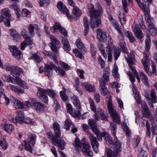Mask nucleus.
<instances>
[{
    "instance_id": "f257e3e1",
    "label": "nucleus",
    "mask_w": 157,
    "mask_h": 157,
    "mask_svg": "<svg viewBox=\"0 0 157 157\" xmlns=\"http://www.w3.org/2000/svg\"><path fill=\"white\" fill-rule=\"evenodd\" d=\"M105 137V140L107 144L109 146L113 147L115 152L108 149L106 150V154L108 157H114L121 151V144L117 138L115 139L114 140L112 137L107 133L103 132L102 137Z\"/></svg>"
},
{
    "instance_id": "f03ea898",
    "label": "nucleus",
    "mask_w": 157,
    "mask_h": 157,
    "mask_svg": "<svg viewBox=\"0 0 157 157\" xmlns=\"http://www.w3.org/2000/svg\"><path fill=\"white\" fill-rule=\"evenodd\" d=\"M73 144L77 150L79 151L81 150L83 153L86 154L88 156L90 157L93 156V153L89 144L81 143L78 138L75 139Z\"/></svg>"
},
{
    "instance_id": "7ed1b4c3",
    "label": "nucleus",
    "mask_w": 157,
    "mask_h": 157,
    "mask_svg": "<svg viewBox=\"0 0 157 157\" xmlns=\"http://www.w3.org/2000/svg\"><path fill=\"white\" fill-rule=\"evenodd\" d=\"M56 27L57 28L60 33L63 36L62 37L61 42L63 44V48L64 50L66 51H69L71 50V47L69 44V41L66 38L67 35V32L60 24L57 22L55 23Z\"/></svg>"
},
{
    "instance_id": "20e7f679",
    "label": "nucleus",
    "mask_w": 157,
    "mask_h": 157,
    "mask_svg": "<svg viewBox=\"0 0 157 157\" xmlns=\"http://www.w3.org/2000/svg\"><path fill=\"white\" fill-rule=\"evenodd\" d=\"M25 105L28 107H32L37 111H43L45 110L44 105L36 99H30L25 102Z\"/></svg>"
},
{
    "instance_id": "39448f33",
    "label": "nucleus",
    "mask_w": 157,
    "mask_h": 157,
    "mask_svg": "<svg viewBox=\"0 0 157 157\" xmlns=\"http://www.w3.org/2000/svg\"><path fill=\"white\" fill-rule=\"evenodd\" d=\"M47 135L55 145L57 146L61 150H63L64 149L65 143L63 140L61 139L60 137L57 136L55 134V136H53L50 132H47Z\"/></svg>"
},
{
    "instance_id": "423d86ee",
    "label": "nucleus",
    "mask_w": 157,
    "mask_h": 157,
    "mask_svg": "<svg viewBox=\"0 0 157 157\" xmlns=\"http://www.w3.org/2000/svg\"><path fill=\"white\" fill-rule=\"evenodd\" d=\"M144 96L146 98V101L149 104V106L153 110L154 109L153 103H157V97L156 95V92L155 90L152 89L150 93V96L147 92V91H144Z\"/></svg>"
},
{
    "instance_id": "0eeeda50",
    "label": "nucleus",
    "mask_w": 157,
    "mask_h": 157,
    "mask_svg": "<svg viewBox=\"0 0 157 157\" xmlns=\"http://www.w3.org/2000/svg\"><path fill=\"white\" fill-rule=\"evenodd\" d=\"M114 50V54L115 59L116 60L118 59L119 56L121 51L118 48H114V46L112 45L109 44L106 47V52L108 55V61H111L112 59V51Z\"/></svg>"
},
{
    "instance_id": "6e6552de",
    "label": "nucleus",
    "mask_w": 157,
    "mask_h": 157,
    "mask_svg": "<svg viewBox=\"0 0 157 157\" xmlns=\"http://www.w3.org/2000/svg\"><path fill=\"white\" fill-rule=\"evenodd\" d=\"M107 108L110 116L113 120L118 124L120 123V116L112 106L111 102L109 101L107 105Z\"/></svg>"
},
{
    "instance_id": "1a4fd4ad",
    "label": "nucleus",
    "mask_w": 157,
    "mask_h": 157,
    "mask_svg": "<svg viewBox=\"0 0 157 157\" xmlns=\"http://www.w3.org/2000/svg\"><path fill=\"white\" fill-rule=\"evenodd\" d=\"M72 101L75 106L77 108V110H72V113L70 114L74 117H77L80 115L79 109H80L81 105L80 101L77 96L73 94L71 97Z\"/></svg>"
},
{
    "instance_id": "9d476101",
    "label": "nucleus",
    "mask_w": 157,
    "mask_h": 157,
    "mask_svg": "<svg viewBox=\"0 0 157 157\" xmlns=\"http://www.w3.org/2000/svg\"><path fill=\"white\" fill-rule=\"evenodd\" d=\"M146 2L144 0L142 2H140L138 4L140 7L145 12V19L149 25V23H153L152 21H153V19L151 18V17L149 14L150 11L149 7L146 5Z\"/></svg>"
},
{
    "instance_id": "9b49d317",
    "label": "nucleus",
    "mask_w": 157,
    "mask_h": 157,
    "mask_svg": "<svg viewBox=\"0 0 157 157\" xmlns=\"http://www.w3.org/2000/svg\"><path fill=\"white\" fill-rule=\"evenodd\" d=\"M47 93V90L39 88L37 91V96L44 103L47 104L48 103V98L46 95Z\"/></svg>"
},
{
    "instance_id": "f8f14e48",
    "label": "nucleus",
    "mask_w": 157,
    "mask_h": 157,
    "mask_svg": "<svg viewBox=\"0 0 157 157\" xmlns=\"http://www.w3.org/2000/svg\"><path fill=\"white\" fill-rule=\"evenodd\" d=\"M94 119L95 121H99L100 119L101 120L107 121V117L105 114L104 111L100 108L97 109V112L94 115Z\"/></svg>"
},
{
    "instance_id": "ddd939ff",
    "label": "nucleus",
    "mask_w": 157,
    "mask_h": 157,
    "mask_svg": "<svg viewBox=\"0 0 157 157\" xmlns=\"http://www.w3.org/2000/svg\"><path fill=\"white\" fill-rule=\"evenodd\" d=\"M89 138L90 141L91 145L94 151L96 153L98 152L99 143L97 141L96 138L91 133H89Z\"/></svg>"
},
{
    "instance_id": "4468645a",
    "label": "nucleus",
    "mask_w": 157,
    "mask_h": 157,
    "mask_svg": "<svg viewBox=\"0 0 157 157\" xmlns=\"http://www.w3.org/2000/svg\"><path fill=\"white\" fill-rule=\"evenodd\" d=\"M8 48L12 52V54L17 59L19 60L21 58V51L16 46L9 45Z\"/></svg>"
},
{
    "instance_id": "2eb2a0df",
    "label": "nucleus",
    "mask_w": 157,
    "mask_h": 157,
    "mask_svg": "<svg viewBox=\"0 0 157 157\" xmlns=\"http://www.w3.org/2000/svg\"><path fill=\"white\" fill-rule=\"evenodd\" d=\"M50 38L51 40V42L50 43V46L52 50L55 52H57L58 49L60 47L59 41L53 36H50Z\"/></svg>"
},
{
    "instance_id": "dca6fc26",
    "label": "nucleus",
    "mask_w": 157,
    "mask_h": 157,
    "mask_svg": "<svg viewBox=\"0 0 157 157\" xmlns=\"http://www.w3.org/2000/svg\"><path fill=\"white\" fill-rule=\"evenodd\" d=\"M26 37V38H24L25 40L20 44L21 49L22 50H24L25 47L27 46H29V48L31 49L33 48V45L34 44L32 40L30 38L29 36Z\"/></svg>"
},
{
    "instance_id": "f3484780",
    "label": "nucleus",
    "mask_w": 157,
    "mask_h": 157,
    "mask_svg": "<svg viewBox=\"0 0 157 157\" xmlns=\"http://www.w3.org/2000/svg\"><path fill=\"white\" fill-rule=\"evenodd\" d=\"M109 69L108 67H106L104 70L103 72V75L101 79H99V83L101 82L103 83L106 84V82L109 80Z\"/></svg>"
},
{
    "instance_id": "a211bd4d",
    "label": "nucleus",
    "mask_w": 157,
    "mask_h": 157,
    "mask_svg": "<svg viewBox=\"0 0 157 157\" xmlns=\"http://www.w3.org/2000/svg\"><path fill=\"white\" fill-rule=\"evenodd\" d=\"M57 7L61 13L66 15L68 17L69 16L70 14L68 10L62 2H59L57 3Z\"/></svg>"
},
{
    "instance_id": "6ab92c4d",
    "label": "nucleus",
    "mask_w": 157,
    "mask_h": 157,
    "mask_svg": "<svg viewBox=\"0 0 157 157\" xmlns=\"http://www.w3.org/2000/svg\"><path fill=\"white\" fill-rule=\"evenodd\" d=\"M97 36L100 41L105 42L107 40V36L106 33L100 29L97 30Z\"/></svg>"
},
{
    "instance_id": "aec40b11",
    "label": "nucleus",
    "mask_w": 157,
    "mask_h": 157,
    "mask_svg": "<svg viewBox=\"0 0 157 157\" xmlns=\"http://www.w3.org/2000/svg\"><path fill=\"white\" fill-rule=\"evenodd\" d=\"M90 24L92 29L98 27L101 25V20L100 18H90Z\"/></svg>"
},
{
    "instance_id": "412c9836",
    "label": "nucleus",
    "mask_w": 157,
    "mask_h": 157,
    "mask_svg": "<svg viewBox=\"0 0 157 157\" xmlns=\"http://www.w3.org/2000/svg\"><path fill=\"white\" fill-rule=\"evenodd\" d=\"M23 73L22 69L19 68L17 66H14L13 67L12 71L10 72V74L14 77L19 78L18 77L21 74Z\"/></svg>"
},
{
    "instance_id": "4be33fe9",
    "label": "nucleus",
    "mask_w": 157,
    "mask_h": 157,
    "mask_svg": "<svg viewBox=\"0 0 157 157\" xmlns=\"http://www.w3.org/2000/svg\"><path fill=\"white\" fill-rule=\"evenodd\" d=\"M72 17L74 20H76L81 16V11L78 7L75 6L72 10Z\"/></svg>"
},
{
    "instance_id": "5701e85b",
    "label": "nucleus",
    "mask_w": 157,
    "mask_h": 157,
    "mask_svg": "<svg viewBox=\"0 0 157 157\" xmlns=\"http://www.w3.org/2000/svg\"><path fill=\"white\" fill-rule=\"evenodd\" d=\"M29 30L30 34L33 36L35 34V30L37 33H39L40 32L39 28L36 25L30 24L29 27Z\"/></svg>"
},
{
    "instance_id": "b1692460",
    "label": "nucleus",
    "mask_w": 157,
    "mask_h": 157,
    "mask_svg": "<svg viewBox=\"0 0 157 157\" xmlns=\"http://www.w3.org/2000/svg\"><path fill=\"white\" fill-rule=\"evenodd\" d=\"M83 26L84 27V35L86 36L88 33L89 29V22L86 17H84L83 19Z\"/></svg>"
},
{
    "instance_id": "393cba45",
    "label": "nucleus",
    "mask_w": 157,
    "mask_h": 157,
    "mask_svg": "<svg viewBox=\"0 0 157 157\" xmlns=\"http://www.w3.org/2000/svg\"><path fill=\"white\" fill-rule=\"evenodd\" d=\"M82 85L83 87L89 92H95V89L94 86L88 82L82 83Z\"/></svg>"
},
{
    "instance_id": "a878e982",
    "label": "nucleus",
    "mask_w": 157,
    "mask_h": 157,
    "mask_svg": "<svg viewBox=\"0 0 157 157\" xmlns=\"http://www.w3.org/2000/svg\"><path fill=\"white\" fill-rule=\"evenodd\" d=\"M151 39L149 34L146 33V38L145 40V50L146 51H148L151 47Z\"/></svg>"
},
{
    "instance_id": "bb28decb",
    "label": "nucleus",
    "mask_w": 157,
    "mask_h": 157,
    "mask_svg": "<svg viewBox=\"0 0 157 157\" xmlns=\"http://www.w3.org/2000/svg\"><path fill=\"white\" fill-rule=\"evenodd\" d=\"M24 118V113L20 111L16 117L15 121L18 124H22L23 123Z\"/></svg>"
},
{
    "instance_id": "cd10ccee",
    "label": "nucleus",
    "mask_w": 157,
    "mask_h": 157,
    "mask_svg": "<svg viewBox=\"0 0 157 157\" xmlns=\"http://www.w3.org/2000/svg\"><path fill=\"white\" fill-rule=\"evenodd\" d=\"M132 91L134 94V96L135 100L138 104H140V102L141 98L139 92L137 90L134 86L132 88Z\"/></svg>"
},
{
    "instance_id": "c85d7f7f",
    "label": "nucleus",
    "mask_w": 157,
    "mask_h": 157,
    "mask_svg": "<svg viewBox=\"0 0 157 157\" xmlns=\"http://www.w3.org/2000/svg\"><path fill=\"white\" fill-rule=\"evenodd\" d=\"M148 27L151 34L152 36H155L157 35V28L155 26L153 23H149Z\"/></svg>"
},
{
    "instance_id": "c756f323",
    "label": "nucleus",
    "mask_w": 157,
    "mask_h": 157,
    "mask_svg": "<svg viewBox=\"0 0 157 157\" xmlns=\"http://www.w3.org/2000/svg\"><path fill=\"white\" fill-rule=\"evenodd\" d=\"M52 69L53 68L51 66V64L49 66L45 65L44 74L48 77L51 76L52 74Z\"/></svg>"
},
{
    "instance_id": "7c9ffc66",
    "label": "nucleus",
    "mask_w": 157,
    "mask_h": 157,
    "mask_svg": "<svg viewBox=\"0 0 157 157\" xmlns=\"http://www.w3.org/2000/svg\"><path fill=\"white\" fill-rule=\"evenodd\" d=\"M91 129L93 132L96 135L98 139H102L103 132H100L97 126L91 128Z\"/></svg>"
},
{
    "instance_id": "2f4dec72",
    "label": "nucleus",
    "mask_w": 157,
    "mask_h": 157,
    "mask_svg": "<svg viewBox=\"0 0 157 157\" xmlns=\"http://www.w3.org/2000/svg\"><path fill=\"white\" fill-rule=\"evenodd\" d=\"M53 128L56 136L58 137H60L61 136L60 125L57 122H55L53 124Z\"/></svg>"
},
{
    "instance_id": "473e14b6",
    "label": "nucleus",
    "mask_w": 157,
    "mask_h": 157,
    "mask_svg": "<svg viewBox=\"0 0 157 157\" xmlns=\"http://www.w3.org/2000/svg\"><path fill=\"white\" fill-rule=\"evenodd\" d=\"M105 84L101 82L100 83V90L101 94L104 96H105L108 93L107 88L105 86Z\"/></svg>"
},
{
    "instance_id": "72a5a7b5",
    "label": "nucleus",
    "mask_w": 157,
    "mask_h": 157,
    "mask_svg": "<svg viewBox=\"0 0 157 157\" xmlns=\"http://www.w3.org/2000/svg\"><path fill=\"white\" fill-rule=\"evenodd\" d=\"M10 8L12 9L15 11L16 14L17 16V18H20V10L18 6L16 4H13L10 6Z\"/></svg>"
},
{
    "instance_id": "f704fd0d",
    "label": "nucleus",
    "mask_w": 157,
    "mask_h": 157,
    "mask_svg": "<svg viewBox=\"0 0 157 157\" xmlns=\"http://www.w3.org/2000/svg\"><path fill=\"white\" fill-rule=\"evenodd\" d=\"M51 66L59 75L63 76L65 74V71L61 68L56 67L52 63H51Z\"/></svg>"
},
{
    "instance_id": "c9c22d12",
    "label": "nucleus",
    "mask_w": 157,
    "mask_h": 157,
    "mask_svg": "<svg viewBox=\"0 0 157 157\" xmlns=\"http://www.w3.org/2000/svg\"><path fill=\"white\" fill-rule=\"evenodd\" d=\"M11 90L15 93L18 94H22L24 93V90L17 86L10 85Z\"/></svg>"
},
{
    "instance_id": "e433bc0d",
    "label": "nucleus",
    "mask_w": 157,
    "mask_h": 157,
    "mask_svg": "<svg viewBox=\"0 0 157 157\" xmlns=\"http://www.w3.org/2000/svg\"><path fill=\"white\" fill-rule=\"evenodd\" d=\"M28 141L32 146H33L35 143L36 139V136L33 134L29 133L28 135Z\"/></svg>"
},
{
    "instance_id": "4c0bfd02",
    "label": "nucleus",
    "mask_w": 157,
    "mask_h": 157,
    "mask_svg": "<svg viewBox=\"0 0 157 157\" xmlns=\"http://www.w3.org/2000/svg\"><path fill=\"white\" fill-rule=\"evenodd\" d=\"M110 127L111 128V131L112 135L113 136L114 138L117 139V137L116 136V127L115 123L113 122L110 123Z\"/></svg>"
},
{
    "instance_id": "58836bf2",
    "label": "nucleus",
    "mask_w": 157,
    "mask_h": 157,
    "mask_svg": "<svg viewBox=\"0 0 157 157\" xmlns=\"http://www.w3.org/2000/svg\"><path fill=\"white\" fill-rule=\"evenodd\" d=\"M140 75L143 83L146 86L149 85L148 77L147 75L143 72H140Z\"/></svg>"
},
{
    "instance_id": "ea45409f",
    "label": "nucleus",
    "mask_w": 157,
    "mask_h": 157,
    "mask_svg": "<svg viewBox=\"0 0 157 157\" xmlns=\"http://www.w3.org/2000/svg\"><path fill=\"white\" fill-rule=\"evenodd\" d=\"M2 16L6 18H9L11 16L10 11L8 8L3 9L1 12Z\"/></svg>"
},
{
    "instance_id": "a19ab883",
    "label": "nucleus",
    "mask_w": 157,
    "mask_h": 157,
    "mask_svg": "<svg viewBox=\"0 0 157 157\" xmlns=\"http://www.w3.org/2000/svg\"><path fill=\"white\" fill-rule=\"evenodd\" d=\"M102 12L101 10H97L93 12L91 14V18H98L99 17H100L102 14Z\"/></svg>"
},
{
    "instance_id": "79ce46f5",
    "label": "nucleus",
    "mask_w": 157,
    "mask_h": 157,
    "mask_svg": "<svg viewBox=\"0 0 157 157\" xmlns=\"http://www.w3.org/2000/svg\"><path fill=\"white\" fill-rule=\"evenodd\" d=\"M3 129L6 132L11 133L13 130L14 128L11 124H7L6 123L3 127Z\"/></svg>"
},
{
    "instance_id": "37998d69",
    "label": "nucleus",
    "mask_w": 157,
    "mask_h": 157,
    "mask_svg": "<svg viewBox=\"0 0 157 157\" xmlns=\"http://www.w3.org/2000/svg\"><path fill=\"white\" fill-rule=\"evenodd\" d=\"M118 68L115 63L114 65V69L112 70L113 75L115 78H119V74L118 73Z\"/></svg>"
},
{
    "instance_id": "c03bdc74",
    "label": "nucleus",
    "mask_w": 157,
    "mask_h": 157,
    "mask_svg": "<svg viewBox=\"0 0 157 157\" xmlns=\"http://www.w3.org/2000/svg\"><path fill=\"white\" fill-rule=\"evenodd\" d=\"M73 125L71 121L68 119H67L65 121V124L64 125V128H65L67 130L70 129V128H72Z\"/></svg>"
},
{
    "instance_id": "a18cd8bd",
    "label": "nucleus",
    "mask_w": 157,
    "mask_h": 157,
    "mask_svg": "<svg viewBox=\"0 0 157 157\" xmlns=\"http://www.w3.org/2000/svg\"><path fill=\"white\" fill-rule=\"evenodd\" d=\"M124 34L126 36L128 37L130 42L132 43L134 42L135 38L130 31H127L124 33Z\"/></svg>"
},
{
    "instance_id": "49530a36",
    "label": "nucleus",
    "mask_w": 157,
    "mask_h": 157,
    "mask_svg": "<svg viewBox=\"0 0 157 157\" xmlns=\"http://www.w3.org/2000/svg\"><path fill=\"white\" fill-rule=\"evenodd\" d=\"M133 64L131 65L129 64V66L130 69L132 70V71L134 73V75L136 77L138 82H140V78L139 76L138 75V72L136 71L135 67L132 66Z\"/></svg>"
},
{
    "instance_id": "de8ad7c7",
    "label": "nucleus",
    "mask_w": 157,
    "mask_h": 157,
    "mask_svg": "<svg viewBox=\"0 0 157 157\" xmlns=\"http://www.w3.org/2000/svg\"><path fill=\"white\" fill-rule=\"evenodd\" d=\"M112 23L114 26L115 28L117 30L119 33L120 34L121 36H123L120 27L119 26V24L115 21H112Z\"/></svg>"
},
{
    "instance_id": "09e8293b",
    "label": "nucleus",
    "mask_w": 157,
    "mask_h": 157,
    "mask_svg": "<svg viewBox=\"0 0 157 157\" xmlns=\"http://www.w3.org/2000/svg\"><path fill=\"white\" fill-rule=\"evenodd\" d=\"M89 102L90 104V109L91 110L93 111L95 113L97 112L96 111V107L94 104V103L93 101L90 98H89Z\"/></svg>"
},
{
    "instance_id": "8fccbe9b",
    "label": "nucleus",
    "mask_w": 157,
    "mask_h": 157,
    "mask_svg": "<svg viewBox=\"0 0 157 157\" xmlns=\"http://www.w3.org/2000/svg\"><path fill=\"white\" fill-rule=\"evenodd\" d=\"M156 66L154 65H152V71L148 73V75L151 77H154L155 76H157V71L156 69Z\"/></svg>"
},
{
    "instance_id": "3c124183",
    "label": "nucleus",
    "mask_w": 157,
    "mask_h": 157,
    "mask_svg": "<svg viewBox=\"0 0 157 157\" xmlns=\"http://www.w3.org/2000/svg\"><path fill=\"white\" fill-rule=\"evenodd\" d=\"M143 54H144V56L145 59H143L142 60V63L144 66V67L148 66L149 65V63L148 61L147 58V54H146L145 53H144Z\"/></svg>"
},
{
    "instance_id": "603ef678",
    "label": "nucleus",
    "mask_w": 157,
    "mask_h": 157,
    "mask_svg": "<svg viewBox=\"0 0 157 157\" xmlns=\"http://www.w3.org/2000/svg\"><path fill=\"white\" fill-rule=\"evenodd\" d=\"M24 122L30 125H35L36 124V123L33 121L29 117L25 118L23 121Z\"/></svg>"
},
{
    "instance_id": "864d4df0",
    "label": "nucleus",
    "mask_w": 157,
    "mask_h": 157,
    "mask_svg": "<svg viewBox=\"0 0 157 157\" xmlns=\"http://www.w3.org/2000/svg\"><path fill=\"white\" fill-rule=\"evenodd\" d=\"M25 147L26 150H28L30 152L33 151L32 147L33 146L28 141H25Z\"/></svg>"
},
{
    "instance_id": "5fc2aeb1",
    "label": "nucleus",
    "mask_w": 157,
    "mask_h": 157,
    "mask_svg": "<svg viewBox=\"0 0 157 157\" xmlns=\"http://www.w3.org/2000/svg\"><path fill=\"white\" fill-rule=\"evenodd\" d=\"M47 93L50 97L53 98V99L55 98V97L56 94L54 90L51 89H47Z\"/></svg>"
},
{
    "instance_id": "6e6d98bb",
    "label": "nucleus",
    "mask_w": 157,
    "mask_h": 157,
    "mask_svg": "<svg viewBox=\"0 0 157 157\" xmlns=\"http://www.w3.org/2000/svg\"><path fill=\"white\" fill-rule=\"evenodd\" d=\"M73 52L75 54V56L81 59H84V57L83 55L80 53L78 49H75L73 51Z\"/></svg>"
},
{
    "instance_id": "4d7b16f0",
    "label": "nucleus",
    "mask_w": 157,
    "mask_h": 157,
    "mask_svg": "<svg viewBox=\"0 0 157 157\" xmlns=\"http://www.w3.org/2000/svg\"><path fill=\"white\" fill-rule=\"evenodd\" d=\"M121 126L122 128L125 132L126 135L127 136H129L130 131L127 125L125 123H123L121 124Z\"/></svg>"
},
{
    "instance_id": "13d9d810",
    "label": "nucleus",
    "mask_w": 157,
    "mask_h": 157,
    "mask_svg": "<svg viewBox=\"0 0 157 157\" xmlns=\"http://www.w3.org/2000/svg\"><path fill=\"white\" fill-rule=\"evenodd\" d=\"M48 56L50 59L53 60L57 64L58 63V61L57 59V56L55 54L52 52H50Z\"/></svg>"
},
{
    "instance_id": "bf43d9fd",
    "label": "nucleus",
    "mask_w": 157,
    "mask_h": 157,
    "mask_svg": "<svg viewBox=\"0 0 157 157\" xmlns=\"http://www.w3.org/2000/svg\"><path fill=\"white\" fill-rule=\"evenodd\" d=\"M119 19L121 22V23L122 25L124 24L126 21L125 16L124 14L122 13L120 14L119 17Z\"/></svg>"
},
{
    "instance_id": "052dcab7",
    "label": "nucleus",
    "mask_w": 157,
    "mask_h": 157,
    "mask_svg": "<svg viewBox=\"0 0 157 157\" xmlns=\"http://www.w3.org/2000/svg\"><path fill=\"white\" fill-rule=\"evenodd\" d=\"M142 113L144 116L149 117L150 116V113L149 111L148 108L142 109Z\"/></svg>"
},
{
    "instance_id": "680f3d73",
    "label": "nucleus",
    "mask_w": 157,
    "mask_h": 157,
    "mask_svg": "<svg viewBox=\"0 0 157 157\" xmlns=\"http://www.w3.org/2000/svg\"><path fill=\"white\" fill-rule=\"evenodd\" d=\"M31 59H34L37 62H40L42 60V58L39 57L36 54H34L30 58Z\"/></svg>"
},
{
    "instance_id": "e2e57ef3",
    "label": "nucleus",
    "mask_w": 157,
    "mask_h": 157,
    "mask_svg": "<svg viewBox=\"0 0 157 157\" xmlns=\"http://www.w3.org/2000/svg\"><path fill=\"white\" fill-rule=\"evenodd\" d=\"M89 124L91 128L97 126L96 125V122L93 119H90L88 121Z\"/></svg>"
},
{
    "instance_id": "0e129e2a",
    "label": "nucleus",
    "mask_w": 157,
    "mask_h": 157,
    "mask_svg": "<svg viewBox=\"0 0 157 157\" xmlns=\"http://www.w3.org/2000/svg\"><path fill=\"white\" fill-rule=\"evenodd\" d=\"M10 33L11 35L13 37H18V35L17 34L16 31V30L14 29H10Z\"/></svg>"
},
{
    "instance_id": "69168bd1",
    "label": "nucleus",
    "mask_w": 157,
    "mask_h": 157,
    "mask_svg": "<svg viewBox=\"0 0 157 157\" xmlns=\"http://www.w3.org/2000/svg\"><path fill=\"white\" fill-rule=\"evenodd\" d=\"M2 78L5 81L10 82L12 80V77L10 75H4L2 76Z\"/></svg>"
},
{
    "instance_id": "338daca9",
    "label": "nucleus",
    "mask_w": 157,
    "mask_h": 157,
    "mask_svg": "<svg viewBox=\"0 0 157 157\" xmlns=\"http://www.w3.org/2000/svg\"><path fill=\"white\" fill-rule=\"evenodd\" d=\"M140 138H135L132 140V143L133 146L136 147L138 146V144L140 143Z\"/></svg>"
},
{
    "instance_id": "774afa93",
    "label": "nucleus",
    "mask_w": 157,
    "mask_h": 157,
    "mask_svg": "<svg viewBox=\"0 0 157 157\" xmlns=\"http://www.w3.org/2000/svg\"><path fill=\"white\" fill-rule=\"evenodd\" d=\"M0 145L3 149H6L7 147V144L4 140L0 141Z\"/></svg>"
}]
</instances>
